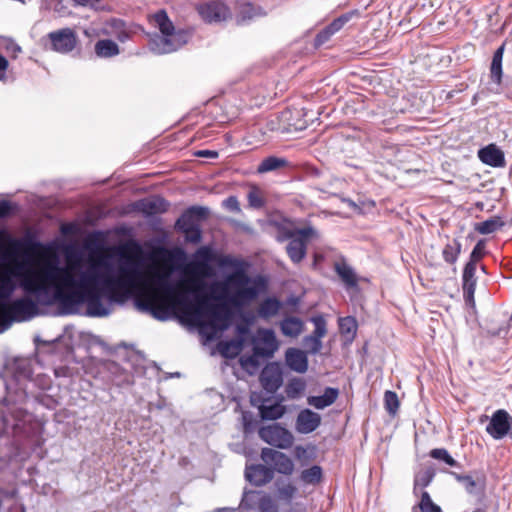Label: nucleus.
Wrapping results in <instances>:
<instances>
[{"instance_id": "nucleus-1", "label": "nucleus", "mask_w": 512, "mask_h": 512, "mask_svg": "<svg viewBox=\"0 0 512 512\" xmlns=\"http://www.w3.org/2000/svg\"><path fill=\"white\" fill-rule=\"evenodd\" d=\"M125 261L115 267L105 255L99 287L103 302H121L135 296L138 310L158 320H166L180 313L187 321L200 327L202 333L212 339L218 332L226 330L231 322V311L225 305H210L207 297H198L192 303L187 296L177 293L170 283L173 268L169 265H154L145 275L141 273L136 258L123 254Z\"/></svg>"}, {"instance_id": "nucleus-2", "label": "nucleus", "mask_w": 512, "mask_h": 512, "mask_svg": "<svg viewBox=\"0 0 512 512\" xmlns=\"http://www.w3.org/2000/svg\"><path fill=\"white\" fill-rule=\"evenodd\" d=\"M35 267L25 269L24 262L15 261L14 268L0 271V299H10L16 290L13 277H20L21 288L41 303L58 302L65 306L86 304L91 316L109 314L108 306L99 297L105 254H90L86 259L68 257L60 266L53 253H41Z\"/></svg>"}, {"instance_id": "nucleus-3", "label": "nucleus", "mask_w": 512, "mask_h": 512, "mask_svg": "<svg viewBox=\"0 0 512 512\" xmlns=\"http://www.w3.org/2000/svg\"><path fill=\"white\" fill-rule=\"evenodd\" d=\"M219 294L214 298L224 300L230 306L241 309L249 306L260 294L262 283L251 278L243 269L228 274L213 286Z\"/></svg>"}, {"instance_id": "nucleus-4", "label": "nucleus", "mask_w": 512, "mask_h": 512, "mask_svg": "<svg viewBox=\"0 0 512 512\" xmlns=\"http://www.w3.org/2000/svg\"><path fill=\"white\" fill-rule=\"evenodd\" d=\"M149 23L161 32L150 42V48L156 54L174 52L188 42L189 34L183 30L176 31L165 10L150 15Z\"/></svg>"}, {"instance_id": "nucleus-5", "label": "nucleus", "mask_w": 512, "mask_h": 512, "mask_svg": "<svg viewBox=\"0 0 512 512\" xmlns=\"http://www.w3.org/2000/svg\"><path fill=\"white\" fill-rule=\"evenodd\" d=\"M195 258L196 260L188 263L184 268V273L188 278L181 280L177 288L171 284L173 289L181 295L198 294L203 288L202 279L209 277L212 273L209 265L211 251L208 247H200L195 253Z\"/></svg>"}, {"instance_id": "nucleus-6", "label": "nucleus", "mask_w": 512, "mask_h": 512, "mask_svg": "<svg viewBox=\"0 0 512 512\" xmlns=\"http://www.w3.org/2000/svg\"><path fill=\"white\" fill-rule=\"evenodd\" d=\"M37 311V303L27 296L12 301L0 299V333L7 330L13 322L31 319Z\"/></svg>"}, {"instance_id": "nucleus-7", "label": "nucleus", "mask_w": 512, "mask_h": 512, "mask_svg": "<svg viewBox=\"0 0 512 512\" xmlns=\"http://www.w3.org/2000/svg\"><path fill=\"white\" fill-rule=\"evenodd\" d=\"M317 236V232L312 227H305L295 230L283 231L279 236L278 240L283 241L290 239L286 247V251L290 259L294 263H299L306 255V247L309 238Z\"/></svg>"}, {"instance_id": "nucleus-8", "label": "nucleus", "mask_w": 512, "mask_h": 512, "mask_svg": "<svg viewBox=\"0 0 512 512\" xmlns=\"http://www.w3.org/2000/svg\"><path fill=\"white\" fill-rule=\"evenodd\" d=\"M206 214V208L194 206L186 210L177 220L176 228L184 233L187 242L198 244L201 241V229L196 218H203Z\"/></svg>"}, {"instance_id": "nucleus-9", "label": "nucleus", "mask_w": 512, "mask_h": 512, "mask_svg": "<svg viewBox=\"0 0 512 512\" xmlns=\"http://www.w3.org/2000/svg\"><path fill=\"white\" fill-rule=\"evenodd\" d=\"M259 437L266 443L279 449H288L293 445V434L278 424L260 428Z\"/></svg>"}, {"instance_id": "nucleus-10", "label": "nucleus", "mask_w": 512, "mask_h": 512, "mask_svg": "<svg viewBox=\"0 0 512 512\" xmlns=\"http://www.w3.org/2000/svg\"><path fill=\"white\" fill-rule=\"evenodd\" d=\"M261 459L266 464L273 467V472L276 471L280 474L289 476L295 470V465L291 458L283 452L272 448H263L261 451Z\"/></svg>"}, {"instance_id": "nucleus-11", "label": "nucleus", "mask_w": 512, "mask_h": 512, "mask_svg": "<svg viewBox=\"0 0 512 512\" xmlns=\"http://www.w3.org/2000/svg\"><path fill=\"white\" fill-rule=\"evenodd\" d=\"M279 344L271 329H259L253 341V352L256 356L272 357L278 350Z\"/></svg>"}, {"instance_id": "nucleus-12", "label": "nucleus", "mask_w": 512, "mask_h": 512, "mask_svg": "<svg viewBox=\"0 0 512 512\" xmlns=\"http://www.w3.org/2000/svg\"><path fill=\"white\" fill-rule=\"evenodd\" d=\"M52 49L59 53H69L76 47L78 37L71 28H63L48 34Z\"/></svg>"}, {"instance_id": "nucleus-13", "label": "nucleus", "mask_w": 512, "mask_h": 512, "mask_svg": "<svg viewBox=\"0 0 512 512\" xmlns=\"http://www.w3.org/2000/svg\"><path fill=\"white\" fill-rule=\"evenodd\" d=\"M512 428V417L504 409L495 411L486 426V432L494 439L499 440L508 435Z\"/></svg>"}, {"instance_id": "nucleus-14", "label": "nucleus", "mask_w": 512, "mask_h": 512, "mask_svg": "<svg viewBox=\"0 0 512 512\" xmlns=\"http://www.w3.org/2000/svg\"><path fill=\"white\" fill-rule=\"evenodd\" d=\"M201 18L209 23L225 21L230 17L229 8L221 1H209L197 6Z\"/></svg>"}, {"instance_id": "nucleus-15", "label": "nucleus", "mask_w": 512, "mask_h": 512, "mask_svg": "<svg viewBox=\"0 0 512 512\" xmlns=\"http://www.w3.org/2000/svg\"><path fill=\"white\" fill-rule=\"evenodd\" d=\"M260 382L262 387L269 393H274L282 385V371L275 363L267 364L261 374Z\"/></svg>"}, {"instance_id": "nucleus-16", "label": "nucleus", "mask_w": 512, "mask_h": 512, "mask_svg": "<svg viewBox=\"0 0 512 512\" xmlns=\"http://www.w3.org/2000/svg\"><path fill=\"white\" fill-rule=\"evenodd\" d=\"M320 424L321 416L318 413L310 409H303L296 418L295 429L301 434H309L315 431Z\"/></svg>"}, {"instance_id": "nucleus-17", "label": "nucleus", "mask_w": 512, "mask_h": 512, "mask_svg": "<svg viewBox=\"0 0 512 512\" xmlns=\"http://www.w3.org/2000/svg\"><path fill=\"white\" fill-rule=\"evenodd\" d=\"M26 416V412L22 409H16L9 415L4 414L2 416V428L0 429V434L16 435L20 433L23 429L24 418Z\"/></svg>"}, {"instance_id": "nucleus-18", "label": "nucleus", "mask_w": 512, "mask_h": 512, "mask_svg": "<svg viewBox=\"0 0 512 512\" xmlns=\"http://www.w3.org/2000/svg\"><path fill=\"white\" fill-rule=\"evenodd\" d=\"M245 477L255 486H263L273 479L274 472L271 468L262 464L251 465L246 467Z\"/></svg>"}, {"instance_id": "nucleus-19", "label": "nucleus", "mask_w": 512, "mask_h": 512, "mask_svg": "<svg viewBox=\"0 0 512 512\" xmlns=\"http://www.w3.org/2000/svg\"><path fill=\"white\" fill-rule=\"evenodd\" d=\"M476 265L474 263H467L463 270L462 275V289L464 298L467 302H473L474 293L476 290L477 278Z\"/></svg>"}, {"instance_id": "nucleus-20", "label": "nucleus", "mask_w": 512, "mask_h": 512, "mask_svg": "<svg viewBox=\"0 0 512 512\" xmlns=\"http://www.w3.org/2000/svg\"><path fill=\"white\" fill-rule=\"evenodd\" d=\"M285 361L287 366L297 373H305L308 369L307 355L300 349H287L285 353Z\"/></svg>"}, {"instance_id": "nucleus-21", "label": "nucleus", "mask_w": 512, "mask_h": 512, "mask_svg": "<svg viewBox=\"0 0 512 512\" xmlns=\"http://www.w3.org/2000/svg\"><path fill=\"white\" fill-rule=\"evenodd\" d=\"M135 208L146 216H152L165 212L168 203L161 197H152L138 201Z\"/></svg>"}, {"instance_id": "nucleus-22", "label": "nucleus", "mask_w": 512, "mask_h": 512, "mask_svg": "<svg viewBox=\"0 0 512 512\" xmlns=\"http://www.w3.org/2000/svg\"><path fill=\"white\" fill-rule=\"evenodd\" d=\"M479 159L492 167H503L505 158L503 152L494 144H490L478 151Z\"/></svg>"}, {"instance_id": "nucleus-23", "label": "nucleus", "mask_w": 512, "mask_h": 512, "mask_svg": "<svg viewBox=\"0 0 512 512\" xmlns=\"http://www.w3.org/2000/svg\"><path fill=\"white\" fill-rule=\"evenodd\" d=\"M0 512H24L15 488L0 490Z\"/></svg>"}, {"instance_id": "nucleus-24", "label": "nucleus", "mask_w": 512, "mask_h": 512, "mask_svg": "<svg viewBox=\"0 0 512 512\" xmlns=\"http://www.w3.org/2000/svg\"><path fill=\"white\" fill-rule=\"evenodd\" d=\"M339 391L336 388L327 387L321 396H309L307 403L316 409H324L332 405L338 398Z\"/></svg>"}, {"instance_id": "nucleus-25", "label": "nucleus", "mask_w": 512, "mask_h": 512, "mask_svg": "<svg viewBox=\"0 0 512 512\" xmlns=\"http://www.w3.org/2000/svg\"><path fill=\"white\" fill-rule=\"evenodd\" d=\"M280 329L283 335L296 338L303 332L304 322L298 317H286L280 322Z\"/></svg>"}, {"instance_id": "nucleus-26", "label": "nucleus", "mask_w": 512, "mask_h": 512, "mask_svg": "<svg viewBox=\"0 0 512 512\" xmlns=\"http://www.w3.org/2000/svg\"><path fill=\"white\" fill-rule=\"evenodd\" d=\"M281 307L282 304L278 299L269 297L259 304L257 308V314L260 318L267 320L276 316L279 313Z\"/></svg>"}, {"instance_id": "nucleus-27", "label": "nucleus", "mask_w": 512, "mask_h": 512, "mask_svg": "<svg viewBox=\"0 0 512 512\" xmlns=\"http://www.w3.org/2000/svg\"><path fill=\"white\" fill-rule=\"evenodd\" d=\"M505 45L502 44L495 52L492 58L491 66H490V77L491 80L497 85L500 86L502 82V60L504 55Z\"/></svg>"}, {"instance_id": "nucleus-28", "label": "nucleus", "mask_w": 512, "mask_h": 512, "mask_svg": "<svg viewBox=\"0 0 512 512\" xmlns=\"http://www.w3.org/2000/svg\"><path fill=\"white\" fill-rule=\"evenodd\" d=\"M334 268L337 275L347 288L357 286V276L351 266L345 262H337L335 263Z\"/></svg>"}, {"instance_id": "nucleus-29", "label": "nucleus", "mask_w": 512, "mask_h": 512, "mask_svg": "<svg viewBox=\"0 0 512 512\" xmlns=\"http://www.w3.org/2000/svg\"><path fill=\"white\" fill-rule=\"evenodd\" d=\"M42 248L40 243H30L24 246L21 240L10 239L6 249V255L10 258H15L19 252L24 249L25 254H32L36 249Z\"/></svg>"}, {"instance_id": "nucleus-30", "label": "nucleus", "mask_w": 512, "mask_h": 512, "mask_svg": "<svg viewBox=\"0 0 512 512\" xmlns=\"http://www.w3.org/2000/svg\"><path fill=\"white\" fill-rule=\"evenodd\" d=\"M305 485H317L323 479V470L319 465H313L301 471L299 476Z\"/></svg>"}, {"instance_id": "nucleus-31", "label": "nucleus", "mask_w": 512, "mask_h": 512, "mask_svg": "<svg viewBox=\"0 0 512 512\" xmlns=\"http://www.w3.org/2000/svg\"><path fill=\"white\" fill-rule=\"evenodd\" d=\"M243 347L241 340L221 341L218 343V351L225 358H235Z\"/></svg>"}, {"instance_id": "nucleus-32", "label": "nucleus", "mask_w": 512, "mask_h": 512, "mask_svg": "<svg viewBox=\"0 0 512 512\" xmlns=\"http://www.w3.org/2000/svg\"><path fill=\"white\" fill-rule=\"evenodd\" d=\"M260 416L264 420H277L286 413V407L277 402L271 405H262L259 408Z\"/></svg>"}, {"instance_id": "nucleus-33", "label": "nucleus", "mask_w": 512, "mask_h": 512, "mask_svg": "<svg viewBox=\"0 0 512 512\" xmlns=\"http://www.w3.org/2000/svg\"><path fill=\"white\" fill-rule=\"evenodd\" d=\"M288 161L285 158L270 156L262 160L257 168L258 173H267L286 167Z\"/></svg>"}, {"instance_id": "nucleus-34", "label": "nucleus", "mask_w": 512, "mask_h": 512, "mask_svg": "<svg viewBox=\"0 0 512 512\" xmlns=\"http://www.w3.org/2000/svg\"><path fill=\"white\" fill-rule=\"evenodd\" d=\"M95 53L102 58L113 57L119 54V47L112 40H99L95 44Z\"/></svg>"}, {"instance_id": "nucleus-35", "label": "nucleus", "mask_w": 512, "mask_h": 512, "mask_svg": "<svg viewBox=\"0 0 512 512\" xmlns=\"http://www.w3.org/2000/svg\"><path fill=\"white\" fill-rule=\"evenodd\" d=\"M247 200L249 207L253 209H261L265 206L266 198L263 190L256 186L251 185L247 193Z\"/></svg>"}, {"instance_id": "nucleus-36", "label": "nucleus", "mask_w": 512, "mask_h": 512, "mask_svg": "<svg viewBox=\"0 0 512 512\" xmlns=\"http://www.w3.org/2000/svg\"><path fill=\"white\" fill-rule=\"evenodd\" d=\"M294 457L300 462L302 466L307 465L310 461L316 458V448L313 445L301 446L297 445L293 450Z\"/></svg>"}, {"instance_id": "nucleus-37", "label": "nucleus", "mask_w": 512, "mask_h": 512, "mask_svg": "<svg viewBox=\"0 0 512 512\" xmlns=\"http://www.w3.org/2000/svg\"><path fill=\"white\" fill-rule=\"evenodd\" d=\"M461 252V243L454 239L452 242L447 243L443 250H442V256L445 262L449 264H455L459 254Z\"/></svg>"}, {"instance_id": "nucleus-38", "label": "nucleus", "mask_w": 512, "mask_h": 512, "mask_svg": "<svg viewBox=\"0 0 512 512\" xmlns=\"http://www.w3.org/2000/svg\"><path fill=\"white\" fill-rule=\"evenodd\" d=\"M503 226V222L500 217H492L483 222L478 223L475 226V230L480 234L487 235L491 234Z\"/></svg>"}, {"instance_id": "nucleus-39", "label": "nucleus", "mask_w": 512, "mask_h": 512, "mask_svg": "<svg viewBox=\"0 0 512 512\" xmlns=\"http://www.w3.org/2000/svg\"><path fill=\"white\" fill-rule=\"evenodd\" d=\"M340 331L348 339L353 340L356 335L357 322L353 317H344L339 319Z\"/></svg>"}, {"instance_id": "nucleus-40", "label": "nucleus", "mask_w": 512, "mask_h": 512, "mask_svg": "<svg viewBox=\"0 0 512 512\" xmlns=\"http://www.w3.org/2000/svg\"><path fill=\"white\" fill-rule=\"evenodd\" d=\"M306 389V382L301 378H294L286 386V394L289 398L295 399L301 396Z\"/></svg>"}, {"instance_id": "nucleus-41", "label": "nucleus", "mask_w": 512, "mask_h": 512, "mask_svg": "<svg viewBox=\"0 0 512 512\" xmlns=\"http://www.w3.org/2000/svg\"><path fill=\"white\" fill-rule=\"evenodd\" d=\"M263 14L260 8H256L251 4H244L241 6L239 14L237 15V23L242 24L247 20H251Z\"/></svg>"}, {"instance_id": "nucleus-42", "label": "nucleus", "mask_w": 512, "mask_h": 512, "mask_svg": "<svg viewBox=\"0 0 512 512\" xmlns=\"http://www.w3.org/2000/svg\"><path fill=\"white\" fill-rule=\"evenodd\" d=\"M358 16V10L349 11L347 13L342 14L338 18L334 19L327 27L330 29L331 32L335 34L338 31H340L343 28V26L346 23H348L351 19Z\"/></svg>"}, {"instance_id": "nucleus-43", "label": "nucleus", "mask_w": 512, "mask_h": 512, "mask_svg": "<svg viewBox=\"0 0 512 512\" xmlns=\"http://www.w3.org/2000/svg\"><path fill=\"white\" fill-rule=\"evenodd\" d=\"M384 405L387 412L391 415H395L399 408V399L395 392L386 391L384 394Z\"/></svg>"}, {"instance_id": "nucleus-44", "label": "nucleus", "mask_w": 512, "mask_h": 512, "mask_svg": "<svg viewBox=\"0 0 512 512\" xmlns=\"http://www.w3.org/2000/svg\"><path fill=\"white\" fill-rule=\"evenodd\" d=\"M419 508L422 512H442L441 508L433 503L429 493L426 491H423L421 494Z\"/></svg>"}, {"instance_id": "nucleus-45", "label": "nucleus", "mask_w": 512, "mask_h": 512, "mask_svg": "<svg viewBox=\"0 0 512 512\" xmlns=\"http://www.w3.org/2000/svg\"><path fill=\"white\" fill-rule=\"evenodd\" d=\"M433 477H434V472L431 470H425V471L418 473L416 475L415 481H414V491L416 492V490L418 488L427 487L431 483Z\"/></svg>"}, {"instance_id": "nucleus-46", "label": "nucleus", "mask_w": 512, "mask_h": 512, "mask_svg": "<svg viewBox=\"0 0 512 512\" xmlns=\"http://www.w3.org/2000/svg\"><path fill=\"white\" fill-rule=\"evenodd\" d=\"M430 456L434 459H437V460H442L444 461L447 465L451 466V467H455L457 466V462L456 460H454L450 454L448 453V451L444 448H437V449H433L431 452H430Z\"/></svg>"}, {"instance_id": "nucleus-47", "label": "nucleus", "mask_w": 512, "mask_h": 512, "mask_svg": "<svg viewBox=\"0 0 512 512\" xmlns=\"http://www.w3.org/2000/svg\"><path fill=\"white\" fill-rule=\"evenodd\" d=\"M296 492L297 488L291 483H285L278 487V497L286 502H290Z\"/></svg>"}, {"instance_id": "nucleus-48", "label": "nucleus", "mask_w": 512, "mask_h": 512, "mask_svg": "<svg viewBox=\"0 0 512 512\" xmlns=\"http://www.w3.org/2000/svg\"><path fill=\"white\" fill-rule=\"evenodd\" d=\"M303 344L311 354H317L322 348V342L318 338L309 335L303 339Z\"/></svg>"}, {"instance_id": "nucleus-49", "label": "nucleus", "mask_w": 512, "mask_h": 512, "mask_svg": "<svg viewBox=\"0 0 512 512\" xmlns=\"http://www.w3.org/2000/svg\"><path fill=\"white\" fill-rule=\"evenodd\" d=\"M259 510L261 512H278L277 505L269 495H262L259 499Z\"/></svg>"}, {"instance_id": "nucleus-50", "label": "nucleus", "mask_w": 512, "mask_h": 512, "mask_svg": "<svg viewBox=\"0 0 512 512\" xmlns=\"http://www.w3.org/2000/svg\"><path fill=\"white\" fill-rule=\"evenodd\" d=\"M312 321L315 325V329L311 335L321 340L327 332L326 322L322 317H314Z\"/></svg>"}, {"instance_id": "nucleus-51", "label": "nucleus", "mask_w": 512, "mask_h": 512, "mask_svg": "<svg viewBox=\"0 0 512 512\" xmlns=\"http://www.w3.org/2000/svg\"><path fill=\"white\" fill-rule=\"evenodd\" d=\"M484 249V242L482 240L478 241L471 252L470 261L468 263H474L476 265V262L484 256Z\"/></svg>"}, {"instance_id": "nucleus-52", "label": "nucleus", "mask_w": 512, "mask_h": 512, "mask_svg": "<svg viewBox=\"0 0 512 512\" xmlns=\"http://www.w3.org/2000/svg\"><path fill=\"white\" fill-rule=\"evenodd\" d=\"M223 207L235 213H241L240 203L236 196H229L223 201Z\"/></svg>"}, {"instance_id": "nucleus-53", "label": "nucleus", "mask_w": 512, "mask_h": 512, "mask_svg": "<svg viewBox=\"0 0 512 512\" xmlns=\"http://www.w3.org/2000/svg\"><path fill=\"white\" fill-rule=\"evenodd\" d=\"M333 32L330 31L328 27H325L322 31H320L315 38V45L321 46L326 43L332 36Z\"/></svg>"}, {"instance_id": "nucleus-54", "label": "nucleus", "mask_w": 512, "mask_h": 512, "mask_svg": "<svg viewBox=\"0 0 512 512\" xmlns=\"http://www.w3.org/2000/svg\"><path fill=\"white\" fill-rule=\"evenodd\" d=\"M333 32L330 31L328 27H325L322 31H320L315 38V45L321 46L326 43L332 36Z\"/></svg>"}, {"instance_id": "nucleus-55", "label": "nucleus", "mask_w": 512, "mask_h": 512, "mask_svg": "<svg viewBox=\"0 0 512 512\" xmlns=\"http://www.w3.org/2000/svg\"><path fill=\"white\" fill-rule=\"evenodd\" d=\"M165 252L168 254L169 259L172 261H183L185 259V252L181 249Z\"/></svg>"}, {"instance_id": "nucleus-56", "label": "nucleus", "mask_w": 512, "mask_h": 512, "mask_svg": "<svg viewBox=\"0 0 512 512\" xmlns=\"http://www.w3.org/2000/svg\"><path fill=\"white\" fill-rule=\"evenodd\" d=\"M12 210L11 203L8 201H0V218L7 216Z\"/></svg>"}, {"instance_id": "nucleus-57", "label": "nucleus", "mask_w": 512, "mask_h": 512, "mask_svg": "<svg viewBox=\"0 0 512 512\" xmlns=\"http://www.w3.org/2000/svg\"><path fill=\"white\" fill-rule=\"evenodd\" d=\"M8 60L0 54V80L5 79L6 70L8 68Z\"/></svg>"}, {"instance_id": "nucleus-58", "label": "nucleus", "mask_w": 512, "mask_h": 512, "mask_svg": "<svg viewBox=\"0 0 512 512\" xmlns=\"http://www.w3.org/2000/svg\"><path fill=\"white\" fill-rule=\"evenodd\" d=\"M199 156H205V157H212V158H215L217 157V152L215 151H210V150H203V151H200L198 153Z\"/></svg>"}, {"instance_id": "nucleus-59", "label": "nucleus", "mask_w": 512, "mask_h": 512, "mask_svg": "<svg viewBox=\"0 0 512 512\" xmlns=\"http://www.w3.org/2000/svg\"><path fill=\"white\" fill-rule=\"evenodd\" d=\"M128 37L127 33L125 31H120L118 34H117V38L123 42L125 41V39Z\"/></svg>"}, {"instance_id": "nucleus-60", "label": "nucleus", "mask_w": 512, "mask_h": 512, "mask_svg": "<svg viewBox=\"0 0 512 512\" xmlns=\"http://www.w3.org/2000/svg\"><path fill=\"white\" fill-rule=\"evenodd\" d=\"M248 363L254 364V360H253L252 357H249V358H246V359H244V358L241 359L242 366L245 367Z\"/></svg>"}, {"instance_id": "nucleus-61", "label": "nucleus", "mask_w": 512, "mask_h": 512, "mask_svg": "<svg viewBox=\"0 0 512 512\" xmlns=\"http://www.w3.org/2000/svg\"><path fill=\"white\" fill-rule=\"evenodd\" d=\"M237 331L240 334H245V333H247L248 328H247V326H244V325H238L237 326Z\"/></svg>"}, {"instance_id": "nucleus-62", "label": "nucleus", "mask_w": 512, "mask_h": 512, "mask_svg": "<svg viewBox=\"0 0 512 512\" xmlns=\"http://www.w3.org/2000/svg\"><path fill=\"white\" fill-rule=\"evenodd\" d=\"M111 24L115 28H121L123 26V23L120 20H113Z\"/></svg>"}, {"instance_id": "nucleus-63", "label": "nucleus", "mask_w": 512, "mask_h": 512, "mask_svg": "<svg viewBox=\"0 0 512 512\" xmlns=\"http://www.w3.org/2000/svg\"><path fill=\"white\" fill-rule=\"evenodd\" d=\"M256 494H259L258 492H246L245 495H244V498H243V501H247L251 496L253 495H256Z\"/></svg>"}, {"instance_id": "nucleus-64", "label": "nucleus", "mask_w": 512, "mask_h": 512, "mask_svg": "<svg viewBox=\"0 0 512 512\" xmlns=\"http://www.w3.org/2000/svg\"><path fill=\"white\" fill-rule=\"evenodd\" d=\"M77 3L79 4H82V5H85L87 4L88 2H90L91 0H75Z\"/></svg>"}]
</instances>
